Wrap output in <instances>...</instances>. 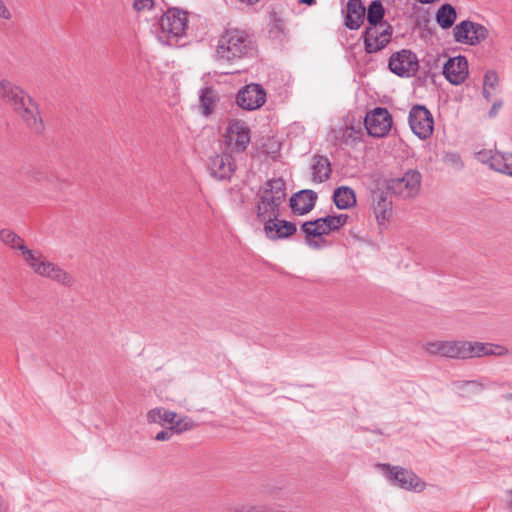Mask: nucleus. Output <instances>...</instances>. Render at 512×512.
I'll use <instances>...</instances> for the list:
<instances>
[{
    "label": "nucleus",
    "instance_id": "4be33fe9",
    "mask_svg": "<svg viewBox=\"0 0 512 512\" xmlns=\"http://www.w3.org/2000/svg\"><path fill=\"white\" fill-rule=\"evenodd\" d=\"M264 231L266 236L271 240L285 239L292 236L296 232V225L286 220H270L264 223Z\"/></svg>",
    "mask_w": 512,
    "mask_h": 512
},
{
    "label": "nucleus",
    "instance_id": "a878e982",
    "mask_svg": "<svg viewBox=\"0 0 512 512\" xmlns=\"http://www.w3.org/2000/svg\"><path fill=\"white\" fill-rule=\"evenodd\" d=\"M373 208L379 224L387 220L392 212V201L384 192H376L373 196Z\"/></svg>",
    "mask_w": 512,
    "mask_h": 512
},
{
    "label": "nucleus",
    "instance_id": "b1692460",
    "mask_svg": "<svg viewBox=\"0 0 512 512\" xmlns=\"http://www.w3.org/2000/svg\"><path fill=\"white\" fill-rule=\"evenodd\" d=\"M312 181L314 183H323L327 181L332 173L329 159L322 155H314L312 158Z\"/></svg>",
    "mask_w": 512,
    "mask_h": 512
},
{
    "label": "nucleus",
    "instance_id": "49530a36",
    "mask_svg": "<svg viewBox=\"0 0 512 512\" xmlns=\"http://www.w3.org/2000/svg\"><path fill=\"white\" fill-rule=\"evenodd\" d=\"M242 3L248 4V5H254L258 3L260 0H240Z\"/></svg>",
    "mask_w": 512,
    "mask_h": 512
},
{
    "label": "nucleus",
    "instance_id": "1a4fd4ad",
    "mask_svg": "<svg viewBox=\"0 0 512 512\" xmlns=\"http://www.w3.org/2000/svg\"><path fill=\"white\" fill-rule=\"evenodd\" d=\"M421 174L416 170H408L402 177L387 181V190L403 199L416 196L420 190Z\"/></svg>",
    "mask_w": 512,
    "mask_h": 512
},
{
    "label": "nucleus",
    "instance_id": "58836bf2",
    "mask_svg": "<svg viewBox=\"0 0 512 512\" xmlns=\"http://www.w3.org/2000/svg\"><path fill=\"white\" fill-rule=\"evenodd\" d=\"M31 179L35 182L42 183L44 181H48L49 176L46 171L37 169L32 172Z\"/></svg>",
    "mask_w": 512,
    "mask_h": 512
},
{
    "label": "nucleus",
    "instance_id": "37998d69",
    "mask_svg": "<svg viewBox=\"0 0 512 512\" xmlns=\"http://www.w3.org/2000/svg\"><path fill=\"white\" fill-rule=\"evenodd\" d=\"M495 91L489 89V88H486L483 86V97L487 100V101H491L492 100V97H493V94H494Z\"/></svg>",
    "mask_w": 512,
    "mask_h": 512
},
{
    "label": "nucleus",
    "instance_id": "20e7f679",
    "mask_svg": "<svg viewBox=\"0 0 512 512\" xmlns=\"http://www.w3.org/2000/svg\"><path fill=\"white\" fill-rule=\"evenodd\" d=\"M21 254L25 263L35 274L65 287H72L75 284L76 280L69 272L47 260L40 251L32 250L26 246Z\"/></svg>",
    "mask_w": 512,
    "mask_h": 512
},
{
    "label": "nucleus",
    "instance_id": "f704fd0d",
    "mask_svg": "<svg viewBox=\"0 0 512 512\" xmlns=\"http://www.w3.org/2000/svg\"><path fill=\"white\" fill-rule=\"evenodd\" d=\"M499 85V77L493 70H489L485 73L483 79V86L496 91Z\"/></svg>",
    "mask_w": 512,
    "mask_h": 512
},
{
    "label": "nucleus",
    "instance_id": "c9c22d12",
    "mask_svg": "<svg viewBox=\"0 0 512 512\" xmlns=\"http://www.w3.org/2000/svg\"><path fill=\"white\" fill-rule=\"evenodd\" d=\"M445 163L452 165L457 169H461L463 167V162L459 154L454 152L446 153L444 156Z\"/></svg>",
    "mask_w": 512,
    "mask_h": 512
},
{
    "label": "nucleus",
    "instance_id": "4c0bfd02",
    "mask_svg": "<svg viewBox=\"0 0 512 512\" xmlns=\"http://www.w3.org/2000/svg\"><path fill=\"white\" fill-rule=\"evenodd\" d=\"M154 0H134L133 7L137 11L149 10L153 7Z\"/></svg>",
    "mask_w": 512,
    "mask_h": 512
},
{
    "label": "nucleus",
    "instance_id": "de8ad7c7",
    "mask_svg": "<svg viewBox=\"0 0 512 512\" xmlns=\"http://www.w3.org/2000/svg\"><path fill=\"white\" fill-rule=\"evenodd\" d=\"M503 398L507 401H511L512 400V393H507L505 395H503Z\"/></svg>",
    "mask_w": 512,
    "mask_h": 512
},
{
    "label": "nucleus",
    "instance_id": "a19ab883",
    "mask_svg": "<svg viewBox=\"0 0 512 512\" xmlns=\"http://www.w3.org/2000/svg\"><path fill=\"white\" fill-rule=\"evenodd\" d=\"M0 19L3 20H11L12 19V13L6 6L5 2L3 0H0Z\"/></svg>",
    "mask_w": 512,
    "mask_h": 512
},
{
    "label": "nucleus",
    "instance_id": "2eb2a0df",
    "mask_svg": "<svg viewBox=\"0 0 512 512\" xmlns=\"http://www.w3.org/2000/svg\"><path fill=\"white\" fill-rule=\"evenodd\" d=\"M0 98L15 111L32 97L18 84L8 79H2L0 80Z\"/></svg>",
    "mask_w": 512,
    "mask_h": 512
},
{
    "label": "nucleus",
    "instance_id": "c03bdc74",
    "mask_svg": "<svg viewBox=\"0 0 512 512\" xmlns=\"http://www.w3.org/2000/svg\"><path fill=\"white\" fill-rule=\"evenodd\" d=\"M509 497L508 507L512 511V489L507 492Z\"/></svg>",
    "mask_w": 512,
    "mask_h": 512
},
{
    "label": "nucleus",
    "instance_id": "f3484780",
    "mask_svg": "<svg viewBox=\"0 0 512 512\" xmlns=\"http://www.w3.org/2000/svg\"><path fill=\"white\" fill-rule=\"evenodd\" d=\"M14 112L33 132L40 134L44 131V123L39 105L33 98L26 101L24 105L18 107Z\"/></svg>",
    "mask_w": 512,
    "mask_h": 512
},
{
    "label": "nucleus",
    "instance_id": "5701e85b",
    "mask_svg": "<svg viewBox=\"0 0 512 512\" xmlns=\"http://www.w3.org/2000/svg\"><path fill=\"white\" fill-rule=\"evenodd\" d=\"M366 9L361 0H349L344 24L351 30L358 29L365 18Z\"/></svg>",
    "mask_w": 512,
    "mask_h": 512
},
{
    "label": "nucleus",
    "instance_id": "473e14b6",
    "mask_svg": "<svg viewBox=\"0 0 512 512\" xmlns=\"http://www.w3.org/2000/svg\"><path fill=\"white\" fill-rule=\"evenodd\" d=\"M195 426L196 424L191 418L184 416L180 418H174L169 427L173 433L181 434L185 431L192 430Z\"/></svg>",
    "mask_w": 512,
    "mask_h": 512
},
{
    "label": "nucleus",
    "instance_id": "cd10ccee",
    "mask_svg": "<svg viewBox=\"0 0 512 512\" xmlns=\"http://www.w3.org/2000/svg\"><path fill=\"white\" fill-rule=\"evenodd\" d=\"M176 417V412L167 410L163 407H156L147 412L146 420L149 424L165 426L166 424L170 425Z\"/></svg>",
    "mask_w": 512,
    "mask_h": 512
},
{
    "label": "nucleus",
    "instance_id": "6e6552de",
    "mask_svg": "<svg viewBox=\"0 0 512 512\" xmlns=\"http://www.w3.org/2000/svg\"><path fill=\"white\" fill-rule=\"evenodd\" d=\"M488 36L489 31L484 25L470 20H463L453 28L454 40L465 45L476 46Z\"/></svg>",
    "mask_w": 512,
    "mask_h": 512
},
{
    "label": "nucleus",
    "instance_id": "f257e3e1",
    "mask_svg": "<svg viewBox=\"0 0 512 512\" xmlns=\"http://www.w3.org/2000/svg\"><path fill=\"white\" fill-rule=\"evenodd\" d=\"M385 10L380 0H374L367 10L369 27L364 32L365 51L369 54L383 49L391 40L392 27L383 23Z\"/></svg>",
    "mask_w": 512,
    "mask_h": 512
},
{
    "label": "nucleus",
    "instance_id": "e433bc0d",
    "mask_svg": "<svg viewBox=\"0 0 512 512\" xmlns=\"http://www.w3.org/2000/svg\"><path fill=\"white\" fill-rule=\"evenodd\" d=\"M238 512H269V508L264 505H243L237 508Z\"/></svg>",
    "mask_w": 512,
    "mask_h": 512
},
{
    "label": "nucleus",
    "instance_id": "72a5a7b5",
    "mask_svg": "<svg viewBox=\"0 0 512 512\" xmlns=\"http://www.w3.org/2000/svg\"><path fill=\"white\" fill-rule=\"evenodd\" d=\"M445 341H430L424 344L423 349L430 355L444 357Z\"/></svg>",
    "mask_w": 512,
    "mask_h": 512
},
{
    "label": "nucleus",
    "instance_id": "a18cd8bd",
    "mask_svg": "<svg viewBox=\"0 0 512 512\" xmlns=\"http://www.w3.org/2000/svg\"><path fill=\"white\" fill-rule=\"evenodd\" d=\"M299 3L301 4H306V5H313L315 3V0H298Z\"/></svg>",
    "mask_w": 512,
    "mask_h": 512
},
{
    "label": "nucleus",
    "instance_id": "0eeeda50",
    "mask_svg": "<svg viewBox=\"0 0 512 512\" xmlns=\"http://www.w3.org/2000/svg\"><path fill=\"white\" fill-rule=\"evenodd\" d=\"M377 467L384 473V476L392 485L413 492H422L426 483L412 470L401 466H394L388 463H379Z\"/></svg>",
    "mask_w": 512,
    "mask_h": 512
},
{
    "label": "nucleus",
    "instance_id": "39448f33",
    "mask_svg": "<svg viewBox=\"0 0 512 512\" xmlns=\"http://www.w3.org/2000/svg\"><path fill=\"white\" fill-rule=\"evenodd\" d=\"M349 216L347 214L327 215L313 221H306L302 224L301 230L305 234L306 243L309 247L320 249L326 244L323 235L339 230L343 227Z\"/></svg>",
    "mask_w": 512,
    "mask_h": 512
},
{
    "label": "nucleus",
    "instance_id": "79ce46f5",
    "mask_svg": "<svg viewBox=\"0 0 512 512\" xmlns=\"http://www.w3.org/2000/svg\"><path fill=\"white\" fill-rule=\"evenodd\" d=\"M502 107V101L497 100L493 103L491 109L489 110V116L494 117L498 113V110Z\"/></svg>",
    "mask_w": 512,
    "mask_h": 512
},
{
    "label": "nucleus",
    "instance_id": "c756f323",
    "mask_svg": "<svg viewBox=\"0 0 512 512\" xmlns=\"http://www.w3.org/2000/svg\"><path fill=\"white\" fill-rule=\"evenodd\" d=\"M453 387L462 397H470L479 394L484 389V385L477 380L455 381Z\"/></svg>",
    "mask_w": 512,
    "mask_h": 512
},
{
    "label": "nucleus",
    "instance_id": "f8f14e48",
    "mask_svg": "<svg viewBox=\"0 0 512 512\" xmlns=\"http://www.w3.org/2000/svg\"><path fill=\"white\" fill-rule=\"evenodd\" d=\"M388 67L395 75L409 78L418 72L419 61L414 52L409 49H402L390 56Z\"/></svg>",
    "mask_w": 512,
    "mask_h": 512
},
{
    "label": "nucleus",
    "instance_id": "bb28decb",
    "mask_svg": "<svg viewBox=\"0 0 512 512\" xmlns=\"http://www.w3.org/2000/svg\"><path fill=\"white\" fill-rule=\"evenodd\" d=\"M333 201L338 209H348L356 204L355 192L352 188L341 186L334 190Z\"/></svg>",
    "mask_w": 512,
    "mask_h": 512
},
{
    "label": "nucleus",
    "instance_id": "aec40b11",
    "mask_svg": "<svg viewBox=\"0 0 512 512\" xmlns=\"http://www.w3.org/2000/svg\"><path fill=\"white\" fill-rule=\"evenodd\" d=\"M508 349L499 344L466 341V359L481 358L484 356H504Z\"/></svg>",
    "mask_w": 512,
    "mask_h": 512
},
{
    "label": "nucleus",
    "instance_id": "2f4dec72",
    "mask_svg": "<svg viewBox=\"0 0 512 512\" xmlns=\"http://www.w3.org/2000/svg\"><path fill=\"white\" fill-rule=\"evenodd\" d=\"M0 240L9 248L20 252L26 247L24 239L10 229L0 230Z\"/></svg>",
    "mask_w": 512,
    "mask_h": 512
},
{
    "label": "nucleus",
    "instance_id": "393cba45",
    "mask_svg": "<svg viewBox=\"0 0 512 512\" xmlns=\"http://www.w3.org/2000/svg\"><path fill=\"white\" fill-rule=\"evenodd\" d=\"M199 102L201 113L208 117L219 102V94L211 87H204L199 91Z\"/></svg>",
    "mask_w": 512,
    "mask_h": 512
},
{
    "label": "nucleus",
    "instance_id": "ea45409f",
    "mask_svg": "<svg viewBox=\"0 0 512 512\" xmlns=\"http://www.w3.org/2000/svg\"><path fill=\"white\" fill-rule=\"evenodd\" d=\"M173 434L174 433L171 430V428L168 427L167 429H164V430L158 432L155 436V440L156 441H168L172 438Z\"/></svg>",
    "mask_w": 512,
    "mask_h": 512
},
{
    "label": "nucleus",
    "instance_id": "7ed1b4c3",
    "mask_svg": "<svg viewBox=\"0 0 512 512\" xmlns=\"http://www.w3.org/2000/svg\"><path fill=\"white\" fill-rule=\"evenodd\" d=\"M286 184L282 178L268 180L259 190L257 218L266 223L281 215L280 206L286 199Z\"/></svg>",
    "mask_w": 512,
    "mask_h": 512
},
{
    "label": "nucleus",
    "instance_id": "423d86ee",
    "mask_svg": "<svg viewBox=\"0 0 512 512\" xmlns=\"http://www.w3.org/2000/svg\"><path fill=\"white\" fill-rule=\"evenodd\" d=\"M187 14L177 8L168 9L158 21V38L167 45H174L183 37L187 28Z\"/></svg>",
    "mask_w": 512,
    "mask_h": 512
},
{
    "label": "nucleus",
    "instance_id": "ddd939ff",
    "mask_svg": "<svg viewBox=\"0 0 512 512\" xmlns=\"http://www.w3.org/2000/svg\"><path fill=\"white\" fill-rule=\"evenodd\" d=\"M364 124L370 136L381 138L389 133L393 120L386 108L376 107L366 114Z\"/></svg>",
    "mask_w": 512,
    "mask_h": 512
},
{
    "label": "nucleus",
    "instance_id": "f03ea898",
    "mask_svg": "<svg viewBox=\"0 0 512 512\" xmlns=\"http://www.w3.org/2000/svg\"><path fill=\"white\" fill-rule=\"evenodd\" d=\"M253 50L251 35L245 30L230 28L219 36L216 56L220 61L233 62L251 55Z\"/></svg>",
    "mask_w": 512,
    "mask_h": 512
},
{
    "label": "nucleus",
    "instance_id": "9b49d317",
    "mask_svg": "<svg viewBox=\"0 0 512 512\" xmlns=\"http://www.w3.org/2000/svg\"><path fill=\"white\" fill-rule=\"evenodd\" d=\"M408 122L412 132L421 140L428 139L433 133L434 119L424 105L416 104L410 109Z\"/></svg>",
    "mask_w": 512,
    "mask_h": 512
},
{
    "label": "nucleus",
    "instance_id": "6ab92c4d",
    "mask_svg": "<svg viewBox=\"0 0 512 512\" xmlns=\"http://www.w3.org/2000/svg\"><path fill=\"white\" fill-rule=\"evenodd\" d=\"M468 61L464 56L449 58L443 65V75L452 85L462 84L468 77Z\"/></svg>",
    "mask_w": 512,
    "mask_h": 512
},
{
    "label": "nucleus",
    "instance_id": "a211bd4d",
    "mask_svg": "<svg viewBox=\"0 0 512 512\" xmlns=\"http://www.w3.org/2000/svg\"><path fill=\"white\" fill-rule=\"evenodd\" d=\"M208 169L215 179L229 180L236 170V163L230 153L216 154L210 158Z\"/></svg>",
    "mask_w": 512,
    "mask_h": 512
},
{
    "label": "nucleus",
    "instance_id": "7c9ffc66",
    "mask_svg": "<svg viewBox=\"0 0 512 512\" xmlns=\"http://www.w3.org/2000/svg\"><path fill=\"white\" fill-rule=\"evenodd\" d=\"M444 347V357L461 360L466 359V341L446 340Z\"/></svg>",
    "mask_w": 512,
    "mask_h": 512
},
{
    "label": "nucleus",
    "instance_id": "9d476101",
    "mask_svg": "<svg viewBox=\"0 0 512 512\" xmlns=\"http://www.w3.org/2000/svg\"><path fill=\"white\" fill-rule=\"evenodd\" d=\"M223 141L230 151L242 153L250 143V128L242 120H233L226 128Z\"/></svg>",
    "mask_w": 512,
    "mask_h": 512
},
{
    "label": "nucleus",
    "instance_id": "4468645a",
    "mask_svg": "<svg viewBox=\"0 0 512 512\" xmlns=\"http://www.w3.org/2000/svg\"><path fill=\"white\" fill-rule=\"evenodd\" d=\"M266 101V91L262 85L250 83L242 87L236 95L237 105L246 111H254L263 106Z\"/></svg>",
    "mask_w": 512,
    "mask_h": 512
},
{
    "label": "nucleus",
    "instance_id": "c85d7f7f",
    "mask_svg": "<svg viewBox=\"0 0 512 512\" xmlns=\"http://www.w3.org/2000/svg\"><path fill=\"white\" fill-rule=\"evenodd\" d=\"M457 18L455 8L451 4H443L436 13V22L442 29L453 26Z\"/></svg>",
    "mask_w": 512,
    "mask_h": 512
},
{
    "label": "nucleus",
    "instance_id": "412c9836",
    "mask_svg": "<svg viewBox=\"0 0 512 512\" xmlns=\"http://www.w3.org/2000/svg\"><path fill=\"white\" fill-rule=\"evenodd\" d=\"M318 195L310 189L301 190L290 198V207L293 213L304 215L309 213L315 206Z\"/></svg>",
    "mask_w": 512,
    "mask_h": 512
},
{
    "label": "nucleus",
    "instance_id": "dca6fc26",
    "mask_svg": "<svg viewBox=\"0 0 512 512\" xmlns=\"http://www.w3.org/2000/svg\"><path fill=\"white\" fill-rule=\"evenodd\" d=\"M476 156L480 162L488 164L491 169L512 177V153L482 150Z\"/></svg>",
    "mask_w": 512,
    "mask_h": 512
}]
</instances>
